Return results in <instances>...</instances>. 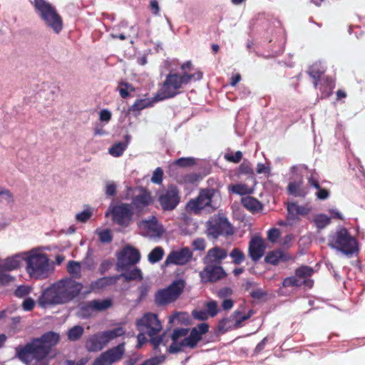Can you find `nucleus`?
I'll list each match as a JSON object with an SVG mask.
<instances>
[{"instance_id":"0eeeda50","label":"nucleus","mask_w":365,"mask_h":365,"mask_svg":"<svg viewBox=\"0 0 365 365\" xmlns=\"http://www.w3.org/2000/svg\"><path fill=\"white\" fill-rule=\"evenodd\" d=\"M186 282L182 279L175 280L165 289H160L155 294V303L158 306H165L175 302L183 292Z\"/></svg>"},{"instance_id":"2f4dec72","label":"nucleus","mask_w":365,"mask_h":365,"mask_svg":"<svg viewBox=\"0 0 365 365\" xmlns=\"http://www.w3.org/2000/svg\"><path fill=\"white\" fill-rule=\"evenodd\" d=\"M110 299L91 300L86 304V309L102 312L111 307Z\"/></svg>"},{"instance_id":"a19ab883","label":"nucleus","mask_w":365,"mask_h":365,"mask_svg":"<svg viewBox=\"0 0 365 365\" xmlns=\"http://www.w3.org/2000/svg\"><path fill=\"white\" fill-rule=\"evenodd\" d=\"M164 250L161 247H155L153 250L148 255V260L150 263L154 264L159 262L163 257Z\"/></svg>"},{"instance_id":"aec40b11","label":"nucleus","mask_w":365,"mask_h":365,"mask_svg":"<svg viewBox=\"0 0 365 365\" xmlns=\"http://www.w3.org/2000/svg\"><path fill=\"white\" fill-rule=\"evenodd\" d=\"M192 257V253L190 249L187 247H182L178 251L170 252L165 259V264L167 265H185L190 262Z\"/></svg>"},{"instance_id":"a878e982","label":"nucleus","mask_w":365,"mask_h":365,"mask_svg":"<svg viewBox=\"0 0 365 365\" xmlns=\"http://www.w3.org/2000/svg\"><path fill=\"white\" fill-rule=\"evenodd\" d=\"M161 101H164V99H158L157 94H155V97L153 98L137 99L135 102L133 103V106L129 107L128 111L130 113L136 111L140 112L147 108L153 107L155 103Z\"/></svg>"},{"instance_id":"7c9ffc66","label":"nucleus","mask_w":365,"mask_h":365,"mask_svg":"<svg viewBox=\"0 0 365 365\" xmlns=\"http://www.w3.org/2000/svg\"><path fill=\"white\" fill-rule=\"evenodd\" d=\"M309 213V209L297 205L295 202H290L287 205V215L290 220H294L297 215H304Z\"/></svg>"},{"instance_id":"412c9836","label":"nucleus","mask_w":365,"mask_h":365,"mask_svg":"<svg viewBox=\"0 0 365 365\" xmlns=\"http://www.w3.org/2000/svg\"><path fill=\"white\" fill-rule=\"evenodd\" d=\"M227 257V252L220 247H215L207 251L202 263L205 266H221L223 259Z\"/></svg>"},{"instance_id":"c756f323","label":"nucleus","mask_w":365,"mask_h":365,"mask_svg":"<svg viewBox=\"0 0 365 365\" xmlns=\"http://www.w3.org/2000/svg\"><path fill=\"white\" fill-rule=\"evenodd\" d=\"M20 259L19 257H11L5 259H0V270L11 272L16 270L20 267Z\"/></svg>"},{"instance_id":"9d476101","label":"nucleus","mask_w":365,"mask_h":365,"mask_svg":"<svg viewBox=\"0 0 365 365\" xmlns=\"http://www.w3.org/2000/svg\"><path fill=\"white\" fill-rule=\"evenodd\" d=\"M215 195V189L200 190L197 197L187 202V208L195 214L200 213L202 209L213 211L217 208V206L215 205L213 202Z\"/></svg>"},{"instance_id":"72a5a7b5","label":"nucleus","mask_w":365,"mask_h":365,"mask_svg":"<svg viewBox=\"0 0 365 365\" xmlns=\"http://www.w3.org/2000/svg\"><path fill=\"white\" fill-rule=\"evenodd\" d=\"M125 142H118L113 145L112 147L109 148V154L114 157H120L121 156L126 148H128V145L129 143L130 137L128 135L125 136Z\"/></svg>"},{"instance_id":"20e7f679","label":"nucleus","mask_w":365,"mask_h":365,"mask_svg":"<svg viewBox=\"0 0 365 365\" xmlns=\"http://www.w3.org/2000/svg\"><path fill=\"white\" fill-rule=\"evenodd\" d=\"M195 78V74L183 72L179 74L177 72L170 71L165 76V78L163 84H161L157 97L158 99H170L173 98L183 92V87L190 83L191 80Z\"/></svg>"},{"instance_id":"4be33fe9","label":"nucleus","mask_w":365,"mask_h":365,"mask_svg":"<svg viewBox=\"0 0 365 365\" xmlns=\"http://www.w3.org/2000/svg\"><path fill=\"white\" fill-rule=\"evenodd\" d=\"M152 202L153 199L150 192L145 189H142L140 194L133 197L132 203H130V205L132 206L133 209L136 210L138 213H140L144 208L150 205Z\"/></svg>"},{"instance_id":"79ce46f5","label":"nucleus","mask_w":365,"mask_h":365,"mask_svg":"<svg viewBox=\"0 0 365 365\" xmlns=\"http://www.w3.org/2000/svg\"><path fill=\"white\" fill-rule=\"evenodd\" d=\"M229 255L232 259V263L237 265L244 262L246 258L245 253L237 247L233 248Z\"/></svg>"},{"instance_id":"5701e85b","label":"nucleus","mask_w":365,"mask_h":365,"mask_svg":"<svg viewBox=\"0 0 365 365\" xmlns=\"http://www.w3.org/2000/svg\"><path fill=\"white\" fill-rule=\"evenodd\" d=\"M293 258L287 252L282 249H276L269 251L264 258V263L278 266L279 263L287 262L292 260Z\"/></svg>"},{"instance_id":"473e14b6","label":"nucleus","mask_w":365,"mask_h":365,"mask_svg":"<svg viewBox=\"0 0 365 365\" xmlns=\"http://www.w3.org/2000/svg\"><path fill=\"white\" fill-rule=\"evenodd\" d=\"M309 76L314 80V87L317 88L318 87V83L320 79H322V76L324 73V69L322 68L317 64H313L309 67L308 71Z\"/></svg>"},{"instance_id":"39448f33","label":"nucleus","mask_w":365,"mask_h":365,"mask_svg":"<svg viewBox=\"0 0 365 365\" xmlns=\"http://www.w3.org/2000/svg\"><path fill=\"white\" fill-rule=\"evenodd\" d=\"M328 246L346 255H353L359 252V243L349 231L340 227L336 231L328 236Z\"/></svg>"},{"instance_id":"13d9d810","label":"nucleus","mask_w":365,"mask_h":365,"mask_svg":"<svg viewBox=\"0 0 365 365\" xmlns=\"http://www.w3.org/2000/svg\"><path fill=\"white\" fill-rule=\"evenodd\" d=\"M280 236V232L278 228H272L268 231L267 239L269 242H277Z\"/></svg>"},{"instance_id":"c03bdc74","label":"nucleus","mask_w":365,"mask_h":365,"mask_svg":"<svg viewBox=\"0 0 365 365\" xmlns=\"http://www.w3.org/2000/svg\"><path fill=\"white\" fill-rule=\"evenodd\" d=\"M314 221L317 229L322 230L329 225L330 218L324 214H319L314 217Z\"/></svg>"},{"instance_id":"a18cd8bd","label":"nucleus","mask_w":365,"mask_h":365,"mask_svg":"<svg viewBox=\"0 0 365 365\" xmlns=\"http://www.w3.org/2000/svg\"><path fill=\"white\" fill-rule=\"evenodd\" d=\"M195 164V159L192 158H181L174 162V165L179 168H190Z\"/></svg>"},{"instance_id":"58836bf2","label":"nucleus","mask_w":365,"mask_h":365,"mask_svg":"<svg viewBox=\"0 0 365 365\" xmlns=\"http://www.w3.org/2000/svg\"><path fill=\"white\" fill-rule=\"evenodd\" d=\"M239 328L235 325L234 320L232 319V317L230 316L228 318H224L220 321L218 324L219 331L225 333L229 330L235 329Z\"/></svg>"},{"instance_id":"f03ea898","label":"nucleus","mask_w":365,"mask_h":365,"mask_svg":"<svg viewBox=\"0 0 365 365\" xmlns=\"http://www.w3.org/2000/svg\"><path fill=\"white\" fill-rule=\"evenodd\" d=\"M83 288L82 283L71 277H64L43 290L39 304L43 307L68 304L78 297Z\"/></svg>"},{"instance_id":"6e6d98bb","label":"nucleus","mask_w":365,"mask_h":365,"mask_svg":"<svg viewBox=\"0 0 365 365\" xmlns=\"http://www.w3.org/2000/svg\"><path fill=\"white\" fill-rule=\"evenodd\" d=\"M308 184L309 186L314 187L315 189H319V175L317 173L313 172L308 178Z\"/></svg>"},{"instance_id":"f704fd0d","label":"nucleus","mask_w":365,"mask_h":365,"mask_svg":"<svg viewBox=\"0 0 365 365\" xmlns=\"http://www.w3.org/2000/svg\"><path fill=\"white\" fill-rule=\"evenodd\" d=\"M66 270H68L70 274L69 278L80 279L82 276V267H81L80 262L71 260L66 265Z\"/></svg>"},{"instance_id":"6ab92c4d","label":"nucleus","mask_w":365,"mask_h":365,"mask_svg":"<svg viewBox=\"0 0 365 365\" xmlns=\"http://www.w3.org/2000/svg\"><path fill=\"white\" fill-rule=\"evenodd\" d=\"M226 277L222 266H205L200 272V280L202 283H214Z\"/></svg>"},{"instance_id":"bb28decb","label":"nucleus","mask_w":365,"mask_h":365,"mask_svg":"<svg viewBox=\"0 0 365 365\" xmlns=\"http://www.w3.org/2000/svg\"><path fill=\"white\" fill-rule=\"evenodd\" d=\"M241 203L251 213H256L263 208L261 202L251 196L242 197Z\"/></svg>"},{"instance_id":"69168bd1","label":"nucleus","mask_w":365,"mask_h":365,"mask_svg":"<svg viewBox=\"0 0 365 365\" xmlns=\"http://www.w3.org/2000/svg\"><path fill=\"white\" fill-rule=\"evenodd\" d=\"M149 289H150V286L147 284H143L140 286V287H138V292H140V300H143L147 297Z\"/></svg>"},{"instance_id":"ddd939ff","label":"nucleus","mask_w":365,"mask_h":365,"mask_svg":"<svg viewBox=\"0 0 365 365\" xmlns=\"http://www.w3.org/2000/svg\"><path fill=\"white\" fill-rule=\"evenodd\" d=\"M140 259V252L133 247L127 246L123 248L118 257L115 269L118 272L127 271Z\"/></svg>"},{"instance_id":"ea45409f","label":"nucleus","mask_w":365,"mask_h":365,"mask_svg":"<svg viewBox=\"0 0 365 365\" xmlns=\"http://www.w3.org/2000/svg\"><path fill=\"white\" fill-rule=\"evenodd\" d=\"M230 190L232 193L240 195H251L252 190L245 184L237 183L230 186Z\"/></svg>"},{"instance_id":"774afa93","label":"nucleus","mask_w":365,"mask_h":365,"mask_svg":"<svg viewBox=\"0 0 365 365\" xmlns=\"http://www.w3.org/2000/svg\"><path fill=\"white\" fill-rule=\"evenodd\" d=\"M323 83L324 84H326L327 88L329 90V94L330 95L332 93V90L334 88V79L330 76H326L323 78Z\"/></svg>"},{"instance_id":"a211bd4d","label":"nucleus","mask_w":365,"mask_h":365,"mask_svg":"<svg viewBox=\"0 0 365 365\" xmlns=\"http://www.w3.org/2000/svg\"><path fill=\"white\" fill-rule=\"evenodd\" d=\"M266 250L264 240L259 235H255L251 238L247 247V255L252 262H258L264 256Z\"/></svg>"},{"instance_id":"864d4df0","label":"nucleus","mask_w":365,"mask_h":365,"mask_svg":"<svg viewBox=\"0 0 365 365\" xmlns=\"http://www.w3.org/2000/svg\"><path fill=\"white\" fill-rule=\"evenodd\" d=\"M98 235L102 243H110L112 241V235L108 229L98 232Z\"/></svg>"},{"instance_id":"680f3d73","label":"nucleus","mask_w":365,"mask_h":365,"mask_svg":"<svg viewBox=\"0 0 365 365\" xmlns=\"http://www.w3.org/2000/svg\"><path fill=\"white\" fill-rule=\"evenodd\" d=\"M116 194V185L113 182H107L106 185V195L113 197Z\"/></svg>"},{"instance_id":"423d86ee","label":"nucleus","mask_w":365,"mask_h":365,"mask_svg":"<svg viewBox=\"0 0 365 365\" xmlns=\"http://www.w3.org/2000/svg\"><path fill=\"white\" fill-rule=\"evenodd\" d=\"M32 4L44 24L53 32L60 34L63 29V20L55 6L45 0H34Z\"/></svg>"},{"instance_id":"4468645a","label":"nucleus","mask_w":365,"mask_h":365,"mask_svg":"<svg viewBox=\"0 0 365 365\" xmlns=\"http://www.w3.org/2000/svg\"><path fill=\"white\" fill-rule=\"evenodd\" d=\"M180 192L175 185H170L168 189L159 195L158 201L161 209L164 211L174 210L180 202Z\"/></svg>"},{"instance_id":"1a4fd4ad","label":"nucleus","mask_w":365,"mask_h":365,"mask_svg":"<svg viewBox=\"0 0 365 365\" xmlns=\"http://www.w3.org/2000/svg\"><path fill=\"white\" fill-rule=\"evenodd\" d=\"M314 273V270L313 267L302 265L295 269L294 276L283 279L282 287L287 288L305 286L306 287L312 288L314 286V281L309 279V277H311Z\"/></svg>"},{"instance_id":"4d7b16f0","label":"nucleus","mask_w":365,"mask_h":365,"mask_svg":"<svg viewBox=\"0 0 365 365\" xmlns=\"http://www.w3.org/2000/svg\"><path fill=\"white\" fill-rule=\"evenodd\" d=\"M92 216V212L88 210H84L82 212L76 215V220L81 222H87Z\"/></svg>"},{"instance_id":"9b49d317","label":"nucleus","mask_w":365,"mask_h":365,"mask_svg":"<svg viewBox=\"0 0 365 365\" xmlns=\"http://www.w3.org/2000/svg\"><path fill=\"white\" fill-rule=\"evenodd\" d=\"M109 213L111 216V220L114 224L118 225L123 227H128L132 222L133 217V209L132 205L128 203L121 202L114 206H110L109 210L106 215Z\"/></svg>"},{"instance_id":"e2e57ef3","label":"nucleus","mask_w":365,"mask_h":365,"mask_svg":"<svg viewBox=\"0 0 365 365\" xmlns=\"http://www.w3.org/2000/svg\"><path fill=\"white\" fill-rule=\"evenodd\" d=\"M193 318L197 320H205L210 316L209 313L205 310H195L192 312Z\"/></svg>"},{"instance_id":"c85d7f7f","label":"nucleus","mask_w":365,"mask_h":365,"mask_svg":"<svg viewBox=\"0 0 365 365\" xmlns=\"http://www.w3.org/2000/svg\"><path fill=\"white\" fill-rule=\"evenodd\" d=\"M118 280L119 277L117 274L111 277H101L91 283V289H102L107 286L115 285Z\"/></svg>"},{"instance_id":"3c124183","label":"nucleus","mask_w":365,"mask_h":365,"mask_svg":"<svg viewBox=\"0 0 365 365\" xmlns=\"http://www.w3.org/2000/svg\"><path fill=\"white\" fill-rule=\"evenodd\" d=\"M206 309L205 312L209 313L211 317H215L219 312L217 303L214 300L206 304Z\"/></svg>"},{"instance_id":"338daca9","label":"nucleus","mask_w":365,"mask_h":365,"mask_svg":"<svg viewBox=\"0 0 365 365\" xmlns=\"http://www.w3.org/2000/svg\"><path fill=\"white\" fill-rule=\"evenodd\" d=\"M192 246L196 250L202 251L205 248V240L202 238H197L193 240Z\"/></svg>"},{"instance_id":"052dcab7","label":"nucleus","mask_w":365,"mask_h":365,"mask_svg":"<svg viewBox=\"0 0 365 365\" xmlns=\"http://www.w3.org/2000/svg\"><path fill=\"white\" fill-rule=\"evenodd\" d=\"M30 289L27 286H19L15 290V296L17 297H24L29 294Z\"/></svg>"},{"instance_id":"7ed1b4c3","label":"nucleus","mask_w":365,"mask_h":365,"mask_svg":"<svg viewBox=\"0 0 365 365\" xmlns=\"http://www.w3.org/2000/svg\"><path fill=\"white\" fill-rule=\"evenodd\" d=\"M209 324L200 323L190 330L188 328H177L170 335L172 344L168 348L170 354H178L184 348L193 349L197 347V343L202 340V336L209 331Z\"/></svg>"},{"instance_id":"49530a36","label":"nucleus","mask_w":365,"mask_h":365,"mask_svg":"<svg viewBox=\"0 0 365 365\" xmlns=\"http://www.w3.org/2000/svg\"><path fill=\"white\" fill-rule=\"evenodd\" d=\"M231 317L232 319L234 320V324H235L237 327H242L243 322L248 319V316H244L242 314V312L240 310L233 312V313L231 314Z\"/></svg>"},{"instance_id":"603ef678","label":"nucleus","mask_w":365,"mask_h":365,"mask_svg":"<svg viewBox=\"0 0 365 365\" xmlns=\"http://www.w3.org/2000/svg\"><path fill=\"white\" fill-rule=\"evenodd\" d=\"M0 198L1 200H5L7 204H11L14 201L13 200V195L10 192V190H6L0 186Z\"/></svg>"},{"instance_id":"f257e3e1","label":"nucleus","mask_w":365,"mask_h":365,"mask_svg":"<svg viewBox=\"0 0 365 365\" xmlns=\"http://www.w3.org/2000/svg\"><path fill=\"white\" fill-rule=\"evenodd\" d=\"M60 334L48 331L14 349L15 359L24 365H48L52 350L60 342Z\"/></svg>"},{"instance_id":"f3484780","label":"nucleus","mask_w":365,"mask_h":365,"mask_svg":"<svg viewBox=\"0 0 365 365\" xmlns=\"http://www.w3.org/2000/svg\"><path fill=\"white\" fill-rule=\"evenodd\" d=\"M143 236L156 237L163 233V228L158 222L156 217L152 216L148 220H142L138 223Z\"/></svg>"},{"instance_id":"bf43d9fd","label":"nucleus","mask_w":365,"mask_h":365,"mask_svg":"<svg viewBox=\"0 0 365 365\" xmlns=\"http://www.w3.org/2000/svg\"><path fill=\"white\" fill-rule=\"evenodd\" d=\"M238 173L240 174L252 175L253 170L250 163H242L238 168Z\"/></svg>"},{"instance_id":"de8ad7c7","label":"nucleus","mask_w":365,"mask_h":365,"mask_svg":"<svg viewBox=\"0 0 365 365\" xmlns=\"http://www.w3.org/2000/svg\"><path fill=\"white\" fill-rule=\"evenodd\" d=\"M165 356L164 354H161L160 356H157L153 358L148 359L143 361V365H160L163 362L165 361Z\"/></svg>"},{"instance_id":"b1692460","label":"nucleus","mask_w":365,"mask_h":365,"mask_svg":"<svg viewBox=\"0 0 365 365\" xmlns=\"http://www.w3.org/2000/svg\"><path fill=\"white\" fill-rule=\"evenodd\" d=\"M108 342L100 333L92 335L88 339L86 348L89 352L101 351L107 345Z\"/></svg>"},{"instance_id":"c9c22d12","label":"nucleus","mask_w":365,"mask_h":365,"mask_svg":"<svg viewBox=\"0 0 365 365\" xmlns=\"http://www.w3.org/2000/svg\"><path fill=\"white\" fill-rule=\"evenodd\" d=\"M98 333L101 334V335H102L103 337H104L107 343H109L113 339H115L118 336L124 335L125 330L123 327H118L109 331H103Z\"/></svg>"},{"instance_id":"8fccbe9b","label":"nucleus","mask_w":365,"mask_h":365,"mask_svg":"<svg viewBox=\"0 0 365 365\" xmlns=\"http://www.w3.org/2000/svg\"><path fill=\"white\" fill-rule=\"evenodd\" d=\"M9 272L0 270V283L3 286L8 285L11 282H14L15 277L8 274Z\"/></svg>"},{"instance_id":"cd10ccee","label":"nucleus","mask_w":365,"mask_h":365,"mask_svg":"<svg viewBox=\"0 0 365 365\" xmlns=\"http://www.w3.org/2000/svg\"><path fill=\"white\" fill-rule=\"evenodd\" d=\"M120 274H118L119 279L123 278L124 282L131 281H141L143 279L142 271L137 267H133V269L128 268L126 271L120 272Z\"/></svg>"},{"instance_id":"5fc2aeb1","label":"nucleus","mask_w":365,"mask_h":365,"mask_svg":"<svg viewBox=\"0 0 365 365\" xmlns=\"http://www.w3.org/2000/svg\"><path fill=\"white\" fill-rule=\"evenodd\" d=\"M242 153L241 151H237L234 154H227L225 155V159L233 163H238L241 161Z\"/></svg>"},{"instance_id":"37998d69","label":"nucleus","mask_w":365,"mask_h":365,"mask_svg":"<svg viewBox=\"0 0 365 365\" xmlns=\"http://www.w3.org/2000/svg\"><path fill=\"white\" fill-rule=\"evenodd\" d=\"M150 343L153 345V348H154V350L156 351H159L160 345L162 344L163 346H166V344L168 342V339H165V334H163L160 336H150Z\"/></svg>"},{"instance_id":"dca6fc26","label":"nucleus","mask_w":365,"mask_h":365,"mask_svg":"<svg viewBox=\"0 0 365 365\" xmlns=\"http://www.w3.org/2000/svg\"><path fill=\"white\" fill-rule=\"evenodd\" d=\"M137 327L140 331H145L150 336L156 335L162 329L160 320L158 319L157 315L153 313L144 314L137 321Z\"/></svg>"},{"instance_id":"0e129e2a","label":"nucleus","mask_w":365,"mask_h":365,"mask_svg":"<svg viewBox=\"0 0 365 365\" xmlns=\"http://www.w3.org/2000/svg\"><path fill=\"white\" fill-rule=\"evenodd\" d=\"M318 190L317 192L315 193V195H317V197L319 200H324L327 199L329 197V191L327 189L322 188L321 186H319V189Z\"/></svg>"},{"instance_id":"09e8293b","label":"nucleus","mask_w":365,"mask_h":365,"mask_svg":"<svg viewBox=\"0 0 365 365\" xmlns=\"http://www.w3.org/2000/svg\"><path fill=\"white\" fill-rule=\"evenodd\" d=\"M163 175L164 172L161 169V168H156V169L154 170V173H153L151 182L157 185H160L161 182L163 181Z\"/></svg>"},{"instance_id":"393cba45","label":"nucleus","mask_w":365,"mask_h":365,"mask_svg":"<svg viewBox=\"0 0 365 365\" xmlns=\"http://www.w3.org/2000/svg\"><path fill=\"white\" fill-rule=\"evenodd\" d=\"M288 195H292L295 197H303L309 194V189L303 185L302 178L288 183L287 187Z\"/></svg>"},{"instance_id":"4c0bfd02","label":"nucleus","mask_w":365,"mask_h":365,"mask_svg":"<svg viewBox=\"0 0 365 365\" xmlns=\"http://www.w3.org/2000/svg\"><path fill=\"white\" fill-rule=\"evenodd\" d=\"M83 332L84 329L82 326L75 325L69 329L66 335L70 341H76L82 337Z\"/></svg>"},{"instance_id":"f8f14e48","label":"nucleus","mask_w":365,"mask_h":365,"mask_svg":"<svg viewBox=\"0 0 365 365\" xmlns=\"http://www.w3.org/2000/svg\"><path fill=\"white\" fill-rule=\"evenodd\" d=\"M233 234L232 225L227 217L218 215L207 222V235L217 239L220 236H231Z\"/></svg>"},{"instance_id":"6e6552de","label":"nucleus","mask_w":365,"mask_h":365,"mask_svg":"<svg viewBox=\"0 0 365 365\" xmlns=\"http://www.w3.org/2000/svg\"><path fill=\"white\" fill-rule=\"evenodd\" d=\"M27 272L35 279L46 278L48 270V258L46 254L32 252L27 259Z\"/></svg>"},{"instance_id":"e433bc0d","label":"nucleus","mask_w":365,"mask_h":365,"mask_svg":"<svg viewBox=\"0 0 365 365\" xmlns=\"http://www.w3.org/2000/svg\"><path fill=\"white\" fill-rule=\"evenodd\" d=\"M116 90L118 91L121 98L126 99L130 97V93L135 91V88L129 83L121 81L118 83Z\"/></svg>"},{"instance_id":"2eb2a0df","label":"nucleus","mask_w":365,"mask_h":365,"mask_svg":"<svg viewBox=\"0 0 365 365\" xmlns=\"http://www.w3.org/2000/svg\"><path fill=\"white\" fill-rule=\"evenodd\" d=\"M124 346L125 344L123 342L103 352L93 361V365H112L118 361L123 357Z\"/></svg>"}]
</instances>
